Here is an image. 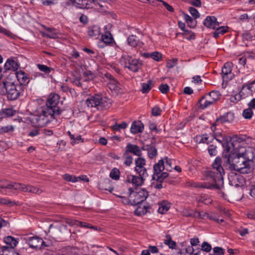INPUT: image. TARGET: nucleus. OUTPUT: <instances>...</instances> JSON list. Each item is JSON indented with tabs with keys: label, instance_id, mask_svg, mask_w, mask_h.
Returning <instances> with one entry per match:
<instances>
[{
	"label": "nucleus",
	"instance_id": "nucleus-31",
	"mask_svg": "<svg viewBox=\"0 0 255 255\" xmlns=\"http://www.w3.org/2000/svg\"><path fill=\"white\" fill-rule=\"evenodd\" d=\"M67 134L70 137L71 139V143L72 145H74L75 144L79 143L80 141L83 142L84 141V139L81 137L80 135H75L72 134L70 131L67 132Z\"/></svg>",
	"mask_w": 255,
	"mask_h": 255
},
{
	"label": "nucleus",
	"instance_id": "nucleus-35",
	"mask_svg": "<svg viewBox=\"0 0 255 255\" xmlns=\"http://www.w3.org/2000/svg\"><path fill=\"white\" fill-rule=\"evenodd\" d=\"M184 18L186 20L187 25L192 28H195L197 24V21L195 19H193L189 15L184 14Z\"/></svg>",
	"mask_w": 255,
	"mask_h": 255
},
{
	"label": "nucleus",
	"instance_id": "nucleus-62",
	"mask_svg": "<svg viewBox=\"0 0 255 255\" xmlns=\"http://www.w3.org/2000/svg\"><path fill=\"white\" fill-rule=\"evenodd\" d=\"M147 251H149V253L151 252L153 254L158 253L159 252V250L156 246H149L148 247Z\"/></svg>",
	"mask_w": 255,
	"mask_h": 255
},
{
	"label": "nucleus",
	"instance_id": "nucleus-64",
	"mask_svg": "<svg viewBox=\"0 0 255 255\" xmlns=\"http://www.w3.org/2000/svg\"><path fill=\"white\" fill-rule=\"evenodd\" d=\"M39 129L37 128H34V129L31 130L29 131V132L28 133V136L33 137L36 135H37L38 134H39Z\"/></svg>",
	"mask_w": 255,
	"mask_h": 255
},
{
	"label": "nucleus",
	"instance_id": "nucleus-46",
	"mask_svg": "<svg viewBox=\"0 0 255 255\" xmlns=\"http://www.w3.org/2000/svg\"><path fill=\"white\" fill-rule=\"evenodd\" d=\"M242 115L245 119H250L253 115V110L250 108L245 109L243 111Z\"/></svg>",
	"mask_w": 255,
	"mask_h": 255
},
{
	"label": "nucleus",
	"instance_id": "nucleus-61",
	"mask_svg": "<svg viewBox=\"0 0 255 255\" xmlns=\"http://www.w3.org/2000/svg\"><path fill=\"white\" fill-rule=\"evenodd\" d=\"M0 33H3L4 35L10 37H11L12 36V33L10 31L7 30L5 28L1 26H0Z\"/></svg>",
	"mask_w": 255,
	"mask_h": 255
},
{
	"label": "nucleus",
	"instance_id": "nucleus-43",
	"mask_svg": "<svg viewBox=\"0 0 255 255\" xmlns=\"http://www.w3.org/2000/svg\"><path fill=\"white\" fill-rule=\"evenodd\" d=\"M66 223L70 226H77L82 227L83 222L79 221L77 220H72L70 219H67L66 220Z\"/></svg>",
	"mask_w": 255,
	"mask_h": 255
},
{
	"label": "nucleus",
	"instance_id": "nucleus-59",
	"mask_svg": "<svg viewBox=\"0 0 255 255\" xmlns=\"http://www.w3.org/2000/svg\"><path fill=\"white\" fill-rule=\"evenodd\" d=\"M5 117H8L10 116H12L15 114V111H13L12 109H2Z\"/></svg>",
	"mask_w": 255,
	"mask_h": 255
},
{
	"label": "nucleus",
	"instance_id": "nucleus-45",
	"mask_svg": "<svg viewBox=\"0 0 255 255\" xmlns=\"http://www.w3.org/2000/svg\"><path fill=\"white\" fill-rule=\"evenodd\" d=\"M168 175L169 174L165 172L160 173V174L156 175V178L154 180H156L157 182H163L164 180L168 176Z\"/></svg>",
	"mask_w": 255,
	"mask_h": 255
},
{
	"label": "nucleus",
	"instance_id": "nucleus-8",
	"mask_svg": "<svg viewBox=\"0 0 255 255\" xmlns=\"http://www.w3.org/2000/svg\"><path fill=\"white\" fill-rule=\"evenodd\" d=\"M59 102V96L56 94H51L46 103V107H43L55 116H59L61 110L57 106Z\"/></svg>",
	"mask_w": 255,
	"mask_h": 255
},
{
	"label": "nucleus",
	"instance_id": "nucleus-11",
	"mask_svg": "<svg viewBox=\"0 0 255 255\" xmlns=\"http://www.w3.org/2000/svg\"><path fill=\"white\" fill-rule=\"evenodd\" d=\"M25 240L29 247L32 249H41L46 246L43 240L37 236L28 237Z\"/></svg>",
	"mask_w": 255,
	"mask_h": 255
},
{
	"label": "nucleus",
	"instance_id": "nucleus-6",
	"mask_svg": "<svg viewBox=\"0 0 255 255\" xmlns=\"http://www.w3.org/2000/svg\"><path fill=\"white\" fill-rule=\"evenodd\" d=\"M86 104L88 107H95L99 110H103L110 107L111 101L106 97L95 94L86 100Z\"/></svg>",
	"mask_w": 255,
	"mask_h": 255
},
{
	"label": "nucleus",
	"instance_id": "nucleus-47",
	"mask_svg": "<svg viewBox=\"0 0 255 255\" xmlns=\"http://www.w3.org/2000/svg\"><path fill=\"white\" fill-rule=\"evenodd\" d=\"M0 205H9L10 206H13L16 205L14 201H10L6 198H0Z\"/></svg>",
	"mask_w": 255,
	"mask_h": 255
},
{
	"label": "nucleus",
	"instance_id": "nucleus-14",
	"mask_svg": "<svg viewBox=\"0 0 255 255\" xmlns=\"http://www.w3.org/2000/svg\"><path fill=\"white\" fill-rule=\"evenodd\" d=\"M241 152L247 160V162L250 165H253V161L255 160V148L253 147H248L244 151Z\"/></svg>",
	"mask_w": 255,
	"mask_h": 255
},
{
	"label": "nucleus",
	"instance_id": "nucleus-13",
	"mask_svg": "<svg viewBox=\"0 0 255 255\" xmlns=\"http://www.w3.org/2000/svg\"><path fill=\"white\" fill-rule=\"evenodd\" d=\"M135 167H134V170L138 175H141L142 176H148L147 170L144 167L145 165V160L144 158L138 156L135 160Z\"/></svg>",
	"mask_w": 255,
	"mask_h": 255
},
{
	"label": "nucleus",
	"instance_id": "nucleus-30",
	"mask_svg": "<svg viewBox=\"0 0 255 255\" xmlns=\"http://www.w3.org/2000/svg\"><path fill=\"white\" fill-rule=\"evenodd\" d=\"M229 27L228 26H220L215 29V31L213 33V36L214 38H217L219 37L220 35H223L226 33L228 30Z\"/></svg>",
	"mask_w": 255,
	"mask_h": 255
},
{
	"label": "nucleus",
	"instance_id": "nucleus-7",
	"mask_svg": "<svg viewBox=\"0 0 255 255\" xmlns=\"http://www.w3.org/2000/svg\"><path fill=\"white\" fill-rule=\"evenodd\" d=\"M120 62L125 68L133 72H137L142 66L141 61L132 58L131 56L126 54L122 56Z\"/></svg>",
	"mask_w": 255,
	"mask_h": 255
},
{
	"label": "nucleus",
	"instance_id": "nucleus-42",
	"mask_svg": "<svg viewBox=\"0 0 255 255\" xmlns=\"http://www.w3.org/2000/svg\"><path fill=\"white\" fill-rule=\"evenodd\" d=\"M120 170L116 168H114L111 170L110 177L114 180H117L120 178Z\"/></svg>",
	"mask_w": 255,
	"mask_h": 255
},
{
	"label": "nucleus",
	"instance_id": "nucleus-41",
	"mask_svg": "<svg viewBox=\"0 0 255 255\" xmlns=\"http://www.w3.org/2000/svg\"><path fill=\"white\" fill-rule=\"evenodd\" d=\"M47 31L48 32L45 34V36L52 39H55L57 37V32L54 28L50 27L46 28Z\"/></svg>",
	"mask_w": 255,
	"mask_h": 255
},
{
	"label": "nucleus",
	"instance_id": "nucleus-27",
	"mask_svg": "<svg viewBox=\"0 0 255 255\" xmlns=\"http://www.w3.org/2000/svg\"><path fill=\"white\" fill-rule=\"evenodd\" d=\"M4 242L9 248L14 249L18 244V241L11 236H7L3 239Z\"/></svg>",
	"mask_w": 255,
	"mask_h": 255
},
{
	"label": "nucleus",
	"instance_id": "nucleus-28",
	"mask_svg": "<svg viewBox=\"0 0 255 255\" xmlns=\"http://www.w3.org/2000/svg\"><path fill=\"white\" fill-rule=\"evenodd\" d=\"M142 149L147 151L148 155L150 158H153L157 154V149L153 145H146L145 146V148H143Z\"/></svg>",
	"mask_w": 255,
	"mask_h": 255
},
{
	"label": "nucleus",
	"instance_id": "nucleus-3",
	"mask_svg": "<svg viewBox=\"0 0 255 255\" xmlns=\"http://www.w3.org/2000/svg\"><path fill=\"white\" fill-rule=\"evenodd\" d=\"M17 191L27 192L38 195L42 192L41 189L33 186L12 182L7 180H0V193L10 195Z\"/></svg>",
	"mask_w": 255,
	"mask_h": 255
},
{
	"label": "nucleus",
	"instance_id": "nucleus-4",
	"mask_svg": "<svg viewBox=\"0 0 255 255\" xmlns=\"http://www.w3.org/2000/svg\"><path fill=\"white\" fill-rule=\"evenodd\" d=\"M23 92V87L13 82L4 80L0 83V94L6 95L9 101L17 99L22 94Z\"/></svg>",
	"mask_w": 255,
	"mask_h": 255
},
{
	"label": "nucleus",
	"instance_id": "nucleus-50",
	"mask_svg": "<svg viewBox=\"0 0 255 255\" xmlns=\"http://www.w3.org/2000/svg\"><path fill=\"white\" fill-rule=\"evenodd\" d=\"M108 84L109 88L112 90H118L120 88L119 86V83L115 78H113V80L111 81Z\"/></svg>",
	"mask_w": 255,
	"mask_h": 255
},
{
	"label": "nucleus",
	"instance_id": "nucleus-44",
	"mask_svg": "<svg viewBox=\"0 0 255 255\" xmlns=\"http://www.w3.org/2000/svg\"><path fill=\"white\" fill-rule=\"evenodd\" d=\"M37 66L40 71L44 72L45 74H49L51 72V71L53 70L52 68L49 67L45 65L38 64L37 65Z\"/></svg>",
	"mask_w": 255,
	"mask_h": 255
},
{
	"label": "nucleus",
	"instance_id": "nucleus-52",
	"mask_svg": "<svg viewBox=\"0 0 255 255\" xmlns=\"http://www.w3.org/2000/svg\"><path fill=\"white\" fill-rule=\"evenodd\" d=\"M213 251L215 255H224L225 253V249L219 247L214 248Z\"/></svg>",
	"mask_w": 255,
	"mask_h": 255
},
{
	"label": "nucleus",
	"instance_id": "nucleus-18",
	"mask_svg": "<svg viewBox=\"0 0 255 255\" xmlns=\"http://www.w3.org/2000/svg\"><path fill=\"white\" fill-rule=\"evenodd\" d=\"M203 24L207 28L215 29L219 26V23L214 16H207L203 21Z\"/></svg>",
	"mask_w": 255,
	"mask_h": 255
},
{
	"label": "nucleus",
	"instance_id": "nucleus-32",
	"mask_svg": "<svg viewBox=\"0 0 255 255\" xmlns=\"http://www.w3.org/2000/svg\"><path fill=\"white\" fill-rule=\"evenodd\" d=\"M159 205L158 212L162 214L167 212L170 207V204L166 201H162Z\"/></svg>",
	"mask_w": 255,
	"mask_h": 255
},
{
	"label": "nucleus",
	"instance_id": "nucleus-38",
	"mask_svg": "<svg viewBox=\"0 0 255 255\" xmlns=\"http://www.w3.org/2000/svg\"><path fill=\"white\" fill-rule=\"evenodd\" d=\"M123 156L124 159V164L127 166H130L133 162L132 156L124 152Z\"/></svg>",
	"mask_w": 255,
	"mask_h": 255
},
{
	"label": "nucleus",
	"instance_id": "nucleus-54",
	"mask_svg": "<svg viewBox=\"0 0 255 255\" xmlns=\"http://www.w3.org/2000/svg\"><path fill=\"white\" fill-rule=\"evenodd\" d=\"M189 11L190 14L194 17L195 19L198 18L200 16V13L194 7H190Z\"/></svg>",
	"mask_w": 255,
	"mask_h": 255
},
{
	"label": "nucleus",
	"instance_id": "nucleus-1",
	"mask_svg": "<svg viewBox=\"0 0 255 255\" xmlns=\"http://www.w3.org/2000/svg\"><path fill=\"white\" fill-rule=\"evenodd\" d=\"M222 159L217 157L213 163V169L206 172V180L204 183H193L191 186L197 188L209 189H221L224 185L223 175L224 170L221 166Z\"/></svg>",
	"mask_w": 255,
	"mask_h": 255
},
{
	"label": "nucleus",
	"instance_id": "nucleus-19",
	"mask_svg": "<svg viewBox=\"0 0 255 255\" xmlns=\"http://www.w3.org/2000/svg\"><path fill=\"white\" fill-rule=\"evenodd\" d=\"M114 38L111 33L107 31L104 35H102V41L99 43V46L101 48H104L108 45L112 44Z\"/></svg>",
	"mask_w": 255,
	"mask_h": 255
},
{
	"label": "nucleus",
	"instance_id": "nucleus-48",
	"mask_svg": "<svg viewBox=\"0 0 255 255\" xmlns=\"http://www.w3.org/2000/svg\"><path fill=\"white\" fill-rule=\"evenodd\" d=\"M63 178L65 180L67 181L76 182L78 181V179L80 178V177H77L73 175L65 174L63 175Z\"/></svg>",
	"mask_w": 255,
	"mask_h": 255
},
{
	"label": "nucleus",
	"instance_id": "nucleus-22",
	"mask_svg": "<svg viewBox=\"0 0 255 255\" xmlns=\"http://www.w3.org/2000/svg\"><path fill=\"white\" fill-rule=\"evenodd\" d=\"M73 5L79 8H89L92 6L88 0H69Z\"/></svg>",
	"mask_w": 255,
	"mask_h": 255
},
{
	"label": "nucleus",
	"instance_id": "nucleus-9",
	"mask_svg": "<svg viewBox=\"0 0 255 255\" xmlns=\"http://www.w3.org/2000/svg\"><path fill=\"white\" fill-rule=\"evenodd\" d=\"M221 96L220 93L218 91H212L206 94L199 101L200 109L203 110L214 104L220 98Z\"/></svg>",
	"mask_w": 255,
	"mask_h": 255
},
{
	"label": "nucleus",
	"instance_id": "nucleus-25",
	"mask_svg": "<svg viewBox=\"0 0 255 255\" xmlns=\"http://www.w3.org/2000/svg\"><path fill=\"white\" fill-rule=\"evenodd\" d=\"M128 43L129 45L135 47L136 46H141L142 42L140 41L137 37L131 35L128 37L127 39Z\"/></svg>",
	"mask_w": 255,
	"mask_h": 255
},
{
	"label": "nucleus",
	"instance_id": "nucleus-17",
	"mask_svg": "<svg viewBox=\"0 0 255 255\" xmlns=\"http://www.w3.org/2000/svg\"><path fill=\"white\" fill-rule=\"evenodd\" d=\"M125 152L130 154H132L134 155L141 156L142 152L139 147L135 144H133L130 143H128L125 147Z\"/></svg>",
	"mask_w": 255,
	"mask_h": 255
},
{
	"label": "nucleus",
	"instance_id": "nucleus-40",
	"mask_svg": "<svg viewBox=\"0 0 255 255\" xmlns=\"http://www.w3.org/2000/svg\"><path fill=\"white\" fill-rule=\"evenodd\" d=\"M247 88L252 93L255 92V79L248 83L244 84L242 86V90Z\"/></svg>",
	"mask_w": 255,
	"mask_h": 255
},
{
	"label": "nucleus",
	"instance_id": "nucleus-10",
	"mask_svg": "<svg viewBox=\"0 0 255 255\" xmlns=\"http://www.w3.org/2000/svg\"><path fill=\"white\" fill-rule=\"evenodd\" d=\"M130 196L134 197L131 205H137L145 201L148 196V193L144 189H141L138 192H134L132 188L129 189Z\"/></svg>",
	"mask_w": 255,
	"mask_h": 255
},
{
	"label": "nucleus",
	"instance_id": "nucleus-33",
	"mask_svg": "<svg viewBox=\"0 0 255 255\" xmlns=\"http://www.w3.org/2000/svg\"><path fill=\"white\" fill-rule=\"evenodd\" d=\"M232 63L226 62L222 69V73L223 74V78L225 79L226 76L230 74L232 71Z\"/></svg>",
	"mask_w": 255,
	"mask_h": 255
},
{
	"label": "nucleus",
	"instance_id": "nucleus-58",
	"mask_svg": "<svg viewBox=\"0 0 255 255\" xmlns=\"http://www.w3.org/2000/svg\"><path fill=\"white\" fill-rule=\"evenodd\" d=\"M177 59H172V60H168L166 63V66L169 69L172 68L177 64Z\"/></svg>",
	"mask_w": 255,
	"mask_h": 255
},
{
	"label": "nucleus",
	"instance_id": "nucleus-37",
	"mask_svg": "<svg viewBox=\"0 0 255 255\" xmlns=\"http://www.w3.org/2000/svg\"><path fill=\"white\" fill-rule=\"evenodd\" d=\"M153 85V82L151 80H148L147 83L141 84V92L142 93H148L151 89L152 86Z\"/></svg>",
	"mask_w": 255,
	"mask_h": 255
},
{
	"label": "nucleus",
	"instance_id": "nucleus-56",
	"mask_svg": "<svg viewBox=\"0 0 255 255\" xmlns=\"http://www.w3.org/2000/svg\"><path fill=\"white\" fill-rule=\"evenodd\" d=\"M161 110L159 107L155 106L152 109L151 114L153 116H158L161 115Z\"/></svg>",
	"mask_w": 255,
	"mask_h": 255
},
{
	"label": "nucleus",
	"instance_id": "nucleus-15",
	"mask_svg": "<svg viewBox=\"0 0 255 255\" xmlns=\"http://www.w3.org/2000/svg\"><path fill=\"white\" fill-rule=\"evenodd\" d=\"M14 74L16 75L17 79L19 82V85H21L23 87V86L27 85L29 81V76L27 73H26L22 70L16 71Z\"/></svg>",
	"mask_w": 255,
	"mask_h": 255
},
{
	"label": "nucleus",
	"instance_id": "nucleus-2",
	"mask_svg": "<svg viewBox=\"0 0 255 255\" xmlns=\"http://www.w3.org/2000/svg\"><path fill=\"white\" fill-rule=\"evenodd\" d=\"M231 142H227L223 144L226 153L224 156L227 158V161L229 164V168L231 170H235L242 174H247L251 172L253 169V165H250L247 162V160L244 157L242 152L239 151L228 153L231 149L230 144L233 147L234 149H236V144L238 143L233 139H231Z\"/></svg>",
	"mask_w": 255,
	"mask_h": 255
},
{
	"label": "nucleus",
	"instance_id": "nucleus-20",
	"mask_svg": "<svg viewBox=\"0 0 255 255\" xmlns=\"http://www.w3.org/2000/svg\"><path fill=\"white\" fill-rule=\"evenodd\" d=\"M147 176L141 175H138V176L129 175L128 177V180L129 182L131 181L135 186H139L142 185L145 178Z\"/></svg>",
	"mask_w": 255,
	"mask_h": 255
},
{
	"label": "nucleus",
	"instance_id": "nucleus-49",
	"mask_svg": "<svg viewBox=\"0 0 255 255\" xmlns=\"http://www.w3.org/2000/svg\"><path fill=\"white\" fill-rule=\"evenodd\" d=\"M211 250H212V246L209 243H208L207 242H204L202 243V244L201 245V248L200 250L201 251V252L204 251L207 253H209L211 251Z\"/></svg>",
	"mask_w": 255,
	"mask_h": 255
},
{
	"label": "nucleus",
	"instance_id": "nucleus-24",
	"mask_svg": "<svg viewBox=\"0 0 255 255\" xmlns=\"http://www.w3.org/2000/svg\"><path fill=\"white\" fill-rule=\"evenodd\" d=\"M144 128L143 124L139 121L134 122L130 127V131L133 134L142 132Z\"/></svg>",
	"mask_w": 255,
	"mask_h": 255
},
{
	"label": "nucleus",
	"instance_id": "nucleus-63",
	"mask_svg": "<svg viewBox=\"0 0 255 255\" xmlns=\"http://www.w3.org/2000/svg\"><path fill=\"white\" fill-rule=\"evenodd\" d=\"M160 1H161L163 3V5L165 7V8L170 12H173L174 11V8L172 6L169 5L168 3H167L165 1H164L162 0H159Z\"/></svg>",
	"mask_w": 255,
	"mask_h": 255
},
{
	"label": "nucleus",
	"instance_id": "nucleus-39",
	"mask_svg": "<svg viewBox=\"0 0 255 255\" xmlns=\"http://www.w3.org/2000/svg\"><path fill=\"white\" fill-rule=\"evenodd\" d=\"M144 55L146 57H150L156 61H159L162 57V54L156 51L150 53H145Z\"/></svg>",
	"mask_w": 255,
	"mask_h": 255
},
{
	"label": "nucleus",
	"instance_id": "nucleus-36",
	"mask_svg": "<svg viewBox=\"0 0 255 255\" xmlns=\"http://www.w3.org/2000/svg\"><path fill=\"white\" fill-rule=\"evenodd\" d=\"M166 239L164 240L165 245L168 246L169 249H174L176 247V243L175 242L172 240L171 237L169 235L165 236Z\"/></svg>",
	"mask_w": 255,
	"mask_h": 255
},
{
	"label": "nucleus",
	"instance_id": "nucleus-57",
	"mask_svg": "<svg viewBox=\"0 0 255 255\" xmlns=\"http://www.w3.org/2000/svg\"><path fill=\"white\" fill-rule=\"evenodd\" d=\"M159 89L160 92L163 94H166L169 89V86L167 84H161L159 87Z\"/></svg>",
	"mask_w": 255,
	"mask_h": 255
},
{
	"label": "nucleus",
	"instance_id": "nucleus-12",
	"mask_svg": "<svg viewBox=\"0 0 255 255\" xmlns=\"http://www.w3.org/2000/svg\"><path fill=\"white\" fill-rule=\"evenodd\" d=\"M228 179L230 184L236 187L243 186L245 183L243 176L238 173L233 172L230 173Z\"/></svg>",
	"mask_w": 255,
	"mask_h": 255
},
{
	"label": "nucleus",
	"instance_id": "nucleus-51",
	"mask_svg": "<svg viewBox=\"0 0 255 255\" xmlns=\"http://www.w3.org/2000/svg\"><path fill=\"white\" fill-rule=\"evenodd\" d=\"M128 126V124L125 122H123L120 124H115L112 126V129L114 130L120 131L121 129H125Z\"/></svg>",
	"mask_w": 255,
	"mask_h": 255
},
{
	"label": "nucleus",
	"instance_id": "nucleus-34",
	"mask_svg": "<svg viewBox=\"0 0 255 255\" xmlns=\"http://www.w3.org/2000/svg\"><path fill=\"white\" fill-rule=\"evenodd\" d=\"M1 249L2 252L1 255H19V253L15 252L14 249L9 248L8 246H2Z\"/></svg>",
	"mask_w": 255,
	"mask_h": 255
},
{
	"label": "nucleus",
	"instance_id": "nucleus-26",
	"mask_svg": "<svg viewBox=\"0 0 255 255\" xmlns=\"http://www.w3.org/2000/svg\"><path fill=\"white\" fill-rule=\"evenodd\" d=\"M209 136L207 134H202L197 135L196 136L194 137V140L197 143H207L208 144L209 142Z\"/></svg>",
	"mask_w": 255,
	"mask_h": 255
},
{
	"label": "nucleus",
	"instance_id": "nucleus-60",
	"mask_svg": "<svg viewBox=\"0 0 255 255\" xmlns=\"http://www.w3.org/2000/svg\"><path fill=\"white\" fill-rule=\"evenodd\" d=\"M209 217V214L205 212H197V217L199 218L206 219H208Z\"/></svg>",
	"mask_w": 255,
	"mask_h": 255
},
{
	"label": "nucleus",
	"instance_id": "nucleus-16",
	"mask_svg": "<svg viewBox=\"0 0 255 255\" xmlns=\"http://www.w3.org/2000/svg\"><path fill=\"white\" fill-rule=\"evenodd\" d=\"M234 114L232 112H227L225 115L220 116L216 120L215 122L213 124V126L218 125L220 124L225 123H230L234 120Z\"/></svg>",
	"mask_w": 255,
	"mask_h": 255
},
{
	"label": "nucleus",
	"instance_id": "nucleus-55",
	"mask_svg": "<svg viewBox=\"0 0 255 255\" xmlns=\"http://www.w3.org/2000/svg\"><path fill=\"white\" fill-rule=\"evenodd\" d=\"M242 99V96L240 94H236L230 97V101L232 103H237Z\"/></svg>",
	"mask_w": 255,
	"mask_h": 255
},
{
	"label": "nucleus",
	"instance_id": "nucleus-21",
	"mask_svg": "<svg viewBox=\"0 0 255 255\" xmlns=\"http://www.w3.org/2000/svg\"><path fill=\"white\" fill-rule=\"evenodd\" d=\"M165 168L164 161L161 159L155 163L153 166L154 173L152 175V179H155L156 175L160 174Z\"/></svg>",
	"mask_w": 255,
	"mask_h": 255
},
{
	"label": "nucleus",
	"instance_id": "nucleus-23",
	"mask_svg": "<svg viewBox=\"0 0 255 255\" xmlns=\"http://www.w3.org/2000/svg\"><path fill=\"white\" fill-rule=\"evenodd\" d=\"M18 67L19 65L17 63L15 60L10 59L7 60L4 65L5 71L6 70H12L15 72Z\"/></svg>",
	"mask_w": 255,
	"mask_h": 255
},
{
	"label": "nucleus",
	"instance_id": "nucleus-5",
	"mask_svg": "<svg viewBox=\"0 0 255 255\" xmlns=\"http://www.w3.org/2000/svg\"><path fill=\"white\" fill-rule=\"evenodd\" d=\"M54 119H55V116L49 112H47V110L42 107L32 117L31 123L35 127H43L46 126Z\"/></svg>",
	"mask_w": 255,
	"mask_h": 255
},
{
	"label": "nucleus",
	"instance_id": "nucleus-29",
	"mask_svg": "<svg viewBox=\"0 0 255 255\" xmlns=\"http://www.w3.org/2000/svg\"><path fill=\"white\" fill-rule=\"evenodd\" d=\"M88 34L91 36H98L100 34V28L97 25H93L92 26H90L88 29Z\"/></svg>",
	"mask_w": 255,
	"mask_h": 255
},
{
	"label": "nucleus",
	"instance_id": "nucleus-53",
	"mask_svg": "<svg viewBox=\"0 0 255 255\" xmlns=\"http://www.w3.org/2000/svg\"><path fill=\"white\" fill-rule=\"evenodd\" d=\"M216 146L213 144H210L208 148L209 154L211 156H215L217 154Z\"/></svg>",
	"mask_w": 255,
	"mask_h": 255
}]
</instances>
